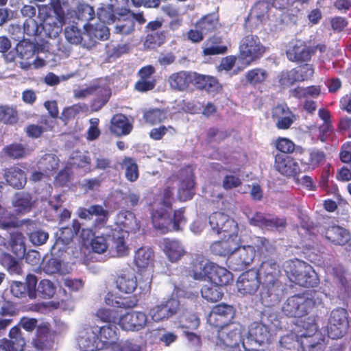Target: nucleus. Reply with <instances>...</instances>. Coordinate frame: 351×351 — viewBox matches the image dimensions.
<instances>
[{
  "label": "nucleus",
  "instance_id": "1",
  "mask_svg": "<svg viewBox=\"0 0 351 351\" xmlns=\"http://www.w3.org/2000/svg\"><path fill=\"white\" fill-rule=\"evenodd\" d=\"M38 17L46 36L56 38L59 36L65 23L64 12L60 0H51L49 5L39 6Z\"/></svg>",
  "mask_w": 351,
  "mask_h": 351
},
{
  "label": "nucleus",
  "instance_id": "2",
  "mask_svg": "<svg viewBox=\"0 0 351 351\" xmlns=\"http://www.w3.org/2000/svg\"><path fill=\"white\" fill-rule=\"evenodd\" d=\"M38 17L46 36L56 38L59 36L65 23L64 12L60 0H51L49 5L39 6Z\"/></svg>",
  "mask_w": 351,
  "mask_h": 351
},
{
  "label": "nucleus",
  "instance_id": "3",
  "mask_svg": "<svg viewBox=\"0 0 351 351\" xmlns=\"http://www.w3.org/2000/svg\"><path fill=\"white\" fill-rule=\"evenodd\" d=\"M265 243L266 240L263 237H252L248 240L240 235L238 248L230 258V263L234 269L241 270L250 265L257 254L261 252Z\"/></svg>",
  "mask_w": 351,
  "mask_h": 351
},
{
  "label": "nucleus",
  "instance_id": "4",
  "mask_svg": "<svg viewBox=\"0 0 351 351\" xmlns=\"http://www.w3.org/2000/svg\"><path fill=\"white\" fill-rule=\"evenodd\" d=\"M193 276L196 280L207 278L213 284L221 287L227 285L233 280L230 271L203 258L197 259L194 263Z\"/></svg>",
  "mask_w": 351,
  "mask_h": 351
},
{
  "label": "nucleus",
  "instance_id": "5",
  "mask_svg": "<svg viewBox=\"0 0 351 351\" xmlns=\"http://www.w3.org/2000/svg\"><path fill=\"white\" fill-rule=\"evenodd\" d=\"M279 273L278 266L274 261L269 260L262 263L258 274L262 280L261 296L263 300L269 298L270 301L278 300L280 291L278 281Z\"/></svg>",
  "mask_w": 351,
  "mask_h": 351
},
{
  "label": "nucleus",
  "instance_id": "6",
  "mask_svg": "<svg viewBox=\"0 0 351 351\" xmlns=\"http://www.w3.org/2000/svg\"><path fill=\"white\" fill-rule=\"evenodd\" d=\"M284 269L289 280L302 287H313L317 283L313 267L298 259L290 260L284 264Z\"/></svg>",
  "mask_w": 351,
  "mask_h": 351
},
{
  "label": "nucleus",
  "instance_id": "7",
  "mask_svg": "<svg viewBox=\"0 0 351 351\" xmlns=\"http://www.w3.org/2000/svg\"><path fill=\"white\" fill-rule=\"evenodd\" d=\"M271 328L262 323H253L248 335L243 339L242 345L246 351H265L271 342Z\"/></svg>",
  "mask_w": 351,
  "mask_h": 351
},
{
  "label": "nucleus",
  "instance_id": "8",
  "mask_svg": "<svg viewBox=\"0 0 351 351\" xmlns=\"http://www.w3.org/2000/svg\"><path fill=\"white\" fill-rule=\"evenodd\" d=\"M98 334L104 351H140L139 346L130 341L116 342L117 333L114 326L98 327Z\"/></svg>",
  "mask_w": 351,
  "mask_h": 351
},
{
  "label": "nucleus",
  "instance_id": "9",
  "mask_svg": "<svg viewBox=\"0 0 351 351\" xmlns=\"http://www.w3.org/2000/svg\"><path fill=\"white\" fill-rule=\"evenodd\" d=\"M243 326L239 323H232L217 330L215 339L217 346L232 351H239L241 342ZM227 351H231L228 350Z\"/></svg>",
  "mask_w": 351,
  "mask_h": 351
},
{
  "label": "nucleus",
  "instance_id": "10",
  "mask_svg": "<svg viewBox=\"0 0 351 351\" xmlns=\"http://www.w3.org/2000/svg\"><path fill=\"white\" fill-rule=\"evenodd\" d=\"M154 254L151 249L141 247L138 249L134 256V263L138 268V272L144 279V285H140L141 289L149 291L153 276Z\"/></svg>",
  "mask_w": 351,
  "mask_h": 351
},
{
  "label": "nucleus",
  "instance_id": "11",
  "mask_svg": "<svg viewBox=\"0 0 351 351\" xmlns=\"http://www.w3.org/2000/svg\"><path fill=\"white\" fill-rule=\"evenodd\" d=\"M302 327L306 330L300 335L303 339L300 345L303 351H323L324 348L323 340L319 341V334H317V325L313 317H308L301 321Z\"/></svg>",
  "mask_w": 351,
  "mask_h": 351
},
{
  "label": "nucleus",
  "instance_id": "12",
  "mask_svg": "<svg viewBox=\"0 0 351 351\" xmlns=\"http://www.w3.org/2000/svg\"><path fill=\"white\" fill-rule=\"evenodd\" d=\"M239 49L240 57L238 61H242L243 68L262 56L265 51V48L261 43L259 38L254 35H248L243 38Z\"/></svg>",
  "mask_w": 351,
  "mask_h": 351
},
{
  "label": "nucleus",
  "instance_id": "13",
  "mask_svg": "<svg viewBox=\"0 0 351 351\" xmlns=\"http://www.w3.org/2000/svg\"><path fill=\"white\" fill-rule=\"evenodd\" d=\"M18 62L23 69H38L45 65V61L36 56L32 43L23 40L16 45Z\"/></svg>",
  "mask_w": 351,
  "mask_h": 351
},
{
  "label": "nucleus",
  "instance_id": "14",
  "mask_svg": "<svg viewBox=\"0 0 351 351\" xmlns=\"http://www.w3.org/2000/svg\"><path fill=\"white\" fill-rule=\"evenodd\" d=\"M315 302L312 298L298 295L289 298L282 306V311L287 316L302 317L315 306Z\"/></svg>",
  "mask_w": 351,
  "mask_h": 351
},
{
  "label": "nucleus",
  "instance_id": "15",
  "mask_svg": "<svg viewBox=\"0 0 351 351\" xmlns=\"http://www.w3.org/2000/svg\"><path fill=\"white\" fill-rule=\"evenodd\" d=\"M348 328V313L343 308L333 310L330 315L327 325L328 337L339 339L343 336Z\"/></svg>",
  "mask_w": 351,
  "mask_h": 351
},
{
  "label": "nucleus",
  "instance_id": "16",
  "mask_svg": "<svg viewBox=\"0 0 351 351\" xmlns=\"http://www.w3.org/2000/svg\"><path fill=\"white\" fill-rule=\"evenodd\" d=\"M128 5L129 0H108V2L101 3L97 8V19L104 24L113 23L118 12Z\"/></svg>",
  "mask_w": 351,
  "mask_h": 351
},
{
  "label": "nucleus",
  "instance_id": "17",
  "mask_svg": "<svg viewBox=\"0 0 351 351\" xmlns=\"http://www.w3.org/2000/svg\"><path fill=\"white\" fill-rule=\"evenodd\" d=\"M211 229L218 234H234L239 232L237 223L228 215L216 212L209 217Z\"/></svg>",
  "mask_w": 351,
  "mask_h": 351
},
{
  "label": "nucleus",
  "instance_id": "18",
  "mask_svg": "<svg viewBox=\"0 0 351 351\" xmlns=\"http://www.w3.org/2000/svg\"><path fill=\"white\" fill-rule=\"evenodd\" d=\"M147 323V315L141 311H132L119 316L117 324L124 330L138 331Z\"/></svg>",
  "mask_w": 351,
  "mask_h": 351
},
{
  "label": "nucleus",
  "instance_id": "19",
  "mask_svg": "<svg viewBox=\"0 0 351 351\" xmlns=\"http://www.w3.org/2000/svg\"><path fill=\"white\" fill-rule=\"evenodd\" d=\"M179 306V302L176 299L162 301L149 309V316L155 322L167 320L177 313Z\"/></svg>",
  "mask_w": 351,
  "mask_h": 351
},
{
  "label": "nucleus",
  "instance_id": "20",
  "mask_svg": "<svg viewBox=\"0 0 351 351\" xmlns=\"http://www.w3.org/2000/svg\"><path fill=\"white\" fill-rule=\"evenodd\" d=\"M77 342L82 351H104V347L98 339V327H88L82 330L79 332Z\"/></svg>",
  "mask_w": 351,
  "mask_h": 351
},
{
  "label": "nucleus",
  "instance_id": "21",
  "mask_svg": "<svg viewBox=\"0 0 351 351\" xmlns=\"http://www.w3.org/2000/svg\"><path fill=\"white\" fill-rule=\"evenodd\" d=\"M221 240L213 243L210 247L211 251L216 255L222 256H232L238 248L240 236L238 233L225 234L221 235Z\"/></svg>",
  "mask_w": 351,
  "mask_h": 351
},
{
  "label": "nucleus",
  "instance_id": "22",
  "mask_svg": "<svg viewBox=\"0 0 351 351\" xmlns=\"http://www.w3.org/2000/svg\"><path fill=\"white\" fill-rule=\"evenodd\" d=\"M73 230L68 227L62 228L57 232V239L51 247L52 255L61 256L63 252H66L67 245L72 241L74 235L80 231V223L76 221H73Z\"/></svg>",
  "mask_w": 351,
  "mask_h": 351
},
{
  "label": "nucleus",
  "instance_id": "23",
  "mask_svg": "<svg viewBox=\"0 0 351 351\" xmlns=\"http://www.w3.org/2000/svg\"><path fill=\"white\" fill-rule=\"evenodd\" d=\"M274 167L280 174L287 177H295L301 171L299 162L284 154L276 156Z\"/></svg>",
  "mask_w": 351,
  "mask_h": 351
},
{
  "label": "nucleus",
  "instance_id": "24",
  "mask_svg": "<svg viewBox=\"0 0 351 351\" xmlns=\"http://www.w3.org/2000/svg\"><path fill=\"white\" fill-rule=\"evenodd\" d=\"M112 24L114 25V32L117 34L128 35L132 33L134 30V13L128 7L123 8Z\"/></svg>",
  "mask_w": 351,
  "mask_h": 351
},
{
  "label": "nucleus",
  "instance_id": "25",
  "mask_svg": "<svg viewBox=\"0 0 351 351\" xmlns=\"http://www.w3.org/2000/svg\"><path fill=\"white\" fill-rule=\"evenodd\" d=\"M259 284L258 272L255 270H250L239 277L237 288L242 295L252 294L256 291Z\"/></svg>",
  "mask_w": 351,
  "mask_h": 351
},
{
  "label": "nucleus",
  "instance_id": "26",
  "mask_svg": "<svg viewBox=\"0 0 351 351\" xmlns=\"http://www.w3.org/2000/svg\"><path fill=\"white\" fill-rule=\"evenodd\" d=\"M312 50L308 47L304 42L296 40L289 43L287 51V56L289 60L293 62H305L311 59Z\"/></svg>",
  "mask_w": 351,
  "mask_h": 351
},
{
  "label": "nucleus",
  "instance_id": "27",
  "mask_svg": "<svg viewBox=\"0 0 351 351\" xmlns=\"http://www.w3.org/2000/svg\"><path fill=\"white\" fill-rule=\"evenodd\" d=\"M116 225L120 232H136L140 228V224L137 221L135 215L127 210L120 211L116 219Z\"/></svg>",
  "mask_w": 351,
  "mask_h": 351
},
{
  "label": "nucleus",
  "instance_id": "28",
  "mask_svg": "<svg viewBox=\"0 0 351 351\" xmlns=\"http://www.w3.org/2000/svg\"><path fill=\"white\" fill-rule=\"evenodd\" d=\"M250 223L267 230L278 229L284 228L286 221L284 219L272 217L270 215H265L262 213H256L251 219Z\"/></svg>",
  "mask_w": 351,
  "mask_h": 351
},
{
  "label": "nucleus",
  "instance_id": "29",
  "mask_svg": "<svg viewBox=\"0 0 351 351\" xmlns=\"http://www.w3.org/2000/svg\"><path fill=\"white\" fill-rule=\"evenodd\" d=\"M273 118L276 121L278 129H288L293 123L295 117L287 106L280 105L274 108Z\"/></svg>",
  "mask_w": 351,
  "mask_h": 351
},
{
  "label": "nucleus",
  "instance_id": "30",
  "mask_svg": "<svg viewBox=\"0 0 351 351\" xmlns=\"http://www.w3.org/2000/svg\"><path fill=\"white\" fill-rule=\"evenodd\" d=\"M85 36H88L89 40L93 43L97 40H104L108 38L110 33L108 28L101 22L87 23L84 25Z\"/></svg>",
  "mask_w": 351,
  "mask_h": 351
},
{
  "label": "nucleus",
  "instance_id": "31",
  "mask_svg": "<svg viewBox=\"0 0 351 351\" xmlns=\"http://www.w3.org/2000/svg\"><path fill=\"white\" fill-rule=\"evenodd\" d=\"M194 73L186 71H180L171 74L168 79L170 87L178 91L185 90L193 82Z\"/></svg>",
  "mask_w": 351,
  "mask_h": 351
},
{
  "label": "nucleus",
  "instance_id": "32",
  "mask_svg": "<svg viewBox=\"0 0 351 351\" xmlns=\"http://www.w3.org/2000/svg\"><path fill=\"white\" fill-rule=\"evenodd\" d=\"M169 208L155 210L152 213V221L154 227L165 233L173 230L172 219L169 213Z\"/></svg>",
  "mask_w": 351,
  "mask_h": 351
},
{
  "label": "nucleus",
  "instance_id": "33",
  "mask_svg": "<svg viewBox=\"0 0 351 351\" xmlns=\"http://www.w3.org/2000/svg\"><path fill=\"white\" fill-rule=\"evenodd\" d=\"M117 289L122 293H132L137 287V280L133 271L121 273L116 280Z\"/></svg>",
  "mask_w": 351,
  "mask_h": 351
},
{
  "label": "nucleus",
  "instance_id": "34",
  "mask_svg": "<svg viewBox=\"0 0 351 351\" xmlns=\"http://www.w3.org/2000/svg\"><path fill=\"white\" fill-rule=\"evenodd\" d=\"M163 250L169 261L172 263L178 262L186 253L179 241L169 239L164 240Z\"/></svg>",
  "mask_w": 351,
  "mask_h": 351
},
{
  "label": "nucleus",
  "instance_id": "35",
  "mask_svg": "<svg viewBox=\"0 0 351 351\" xmlns=\"http://www.w3.org/2000/svg\"><path fill=\"white\" fill-rule=\"evenodd\" d=\"M326 237L335 245H344L350 239L349 232L339 226H329L326 230Z\"/></svg>",
  "mask_w": 351,
  "mask_h": 351
},
{
  "label": "nucleus",
  "instance_id": "36",
  "mask_svg": "<svg viewBox=\"0 0 351 351\" xmlns=\"http://www.w3.org/2000/svg\"><path fill=\"white\" fill-rule=\"evenodd\" d=\"M43 271L47 274H69L72 268L64 261L57 258H51L45 261L43 265Z\"/></svg>",
  "mask_w": 351,
  "mask_h": 351
},
{
  "label": "nucleus",
  "instance_id": "37",
  "mask_svg": "<svg viewBox=\"0 0 351 351\" xmlns=\"http://www.w3.org/2000/svg\"><path fill=\"white\" fill-rule=\"evenodd\" d=\"M132 124L123 114H116L112 117L110 130L117 136L127 135L132 131Z\"/></svg>",
  "mask_w": 351,
  "mask_h": 351
},
{
  "label": "nucleus",
  "instance_id": "38",
  "mask_svg": "<svg viewBox=\"0 0 351 351\" xmlns=\"http://www.w3.org/2000/svg\"><path fill=\"white\" fill-rule=\"evenodd\" d=\"M193 82L199 88L204 89L208 92H217L221 88L218 81L212 76L194 73Z\"/></svg>",
  "mask_w": 351,
  "mask_h": 351
},
{
  "label": "nucleus",
  "instance_id": "39",
  "mask_svg": "<svg viewBox=\"0 0 351 351\" xmlns=\"http://www.w3.org/2000/svg\"><path fill=\"white\" fill-rule=\"evenodd\" d=\"M5 178L7 182L15 188H22L26 182L24 172L17 167H11L6 170Z\"/></svg>",
  "mask_w": 351,
  "mask_h": 351
},
{
  "label": "nucleus",
  "instance_id": "40",
  "mask_svg": "<svg viewBox=\"0 0 351 351\" xmlns=\"http://www.w3.org/2000/svg\"><path fill=\"white\" fill-rule=\"evenodd\" d=\"M128 237V234L125 232H120L117 229L112 230L111 238L114 241L113 247H114L117 256H123L128 254V247L125 241Z\"/></svg>",
  "mask_w": 351,
  "mask_h": 351
},
{
  "label": "nucleus",
  "instance_id": "41",
  "mask_svg": "<svg viewBox=\"0 0 351 351\" xmlns=\"http://www.w3.org/2000/svg\"><path fill=\"white\" fill-rule=\"evenodd\" d=\"M202 298L208 302H216L221 299L223 291L221 286L213 284L208 280L207 284L204 285L201 289Z\"/></svg>",
  "mask_w": 351,
  "mask_h": 351
},
{
  "label": "nucleus",
  "instance_id": "42",
  "mask_svg": "<svg viewBox=\"0 0 351 351\" xmlns=\"http://www.w3.org/2000/svg\"><path fill=\"white\" fill-rule=\"evenodd\" d=\"M221 43V38L219 37L214 36L209 38L204 45V54L213 56L226 53L227 47Z\"/></svg>",
  "mask_w": 351,
  "mask_h": 351
},
{
  "label": "nucleus",
  "instance_id": "43",
  "mask_svg": "<svg viewBox=\"0 0 351 351\" xmlns=\"http://www.w3.org/2000/svg\"><path fill=\"white\" fill-rule=\"evenodd\" d=\"M219 25L218 16L215 14H210L201 18L196 23V28L207 34L215 30Z\"/></svg>",
  "mask_w": 351,
  "mask_h": 351
},
{
  "label": "nucleus",
  "instance_id": "44",
  "mask_svg": "<svg viewBox=\"0 0 351 351\" xmlns=\"http://www.w3.org/2000/svg\"><path fill=\"white\" fill-rule=\"evenodd\" d=\"M93 92L102 94L104 97L102 98V105L107 102L110 95V90L108 87L96 86L94 84L89 87L75 90V96L78 98H83L88 96V95L92 94Z\"/></svg>",
  "mask_w": 351,
  "mask_h": 351
},
{
  "label": "nucleus",
  "instance_id": "45",
  "mask_svg": "<svg viewBox=\"0 0 351 351\" xmlns=\"http://www.w3.org/2000/svg\"><path fill=\"white\" fill-rule=\"evenodd\" d=\"M56 292V286L51 280L43 279L40 281L37 287V295L44 299H50Z\"/></svg>",
  "mask_w": 351,
  "mask_h": 351
},
{
  "label": "nucleus",
  "instance_id": "46",
  "mask_svg": "<svg viewBox=\"0 0 351 351\" xmlns=\"http://www.w3.org/2000/svg\"><path fill=\"white\" fill-rule=\"evenodd\" d=\"M13 205L17 213H23L29 211L32 206L31 197L27 193H18L16 195Z\"/></svg>",
  "mask_w": 351,
  "mask_h": 351
},
{
  "label": "nucleus",
  "instance_id": "47",
  "mask_svg": "<svg viewBox=\"0 0 351 351\" xmlns=\"http://www.w3.org/2000/svg\"><path fill=\"white\" fill-rule=\"evenodd\" d=\"M25 238L23 234L16 232L12 235L11 248L13 253L19 258L23 257L25 253Z\"/></svg>",
  "mask_w": 351,
  "mask_h": 351
},
{
  "label": "nucleus",
  "instance_id": "48",
  "mask_svg": "<svg viewBox=\"0 0 351 351\" xmlns=\"http://www.w3.org/2000/svg\"><path fill=\"white\" fill-rule=\"evenodd\" d=\"M75 13L76 18L80 21L90 23L95 19L94 8L88 4L80 3L76 7Z\"/></svg>",
  "mask_w": 351,
  "mask_h": 351
},
{
  "label": "nucleus",
  "instance_id": "49",
  "mask_svg": "<svg viewBox=\"0 0 351 351\" xmlns=\"http://www.w3.org/2000/svg\"><path fill=\"white\" fill-rule=\"evenodd\" d=\"M110 241H112L111 235L106 234L104 236L102 234L101 236L94 237L90 244L93 252L102 254L108 250Z\"/></svg>",
  "mask_w": 351,
  "mask_h": 351
},
{
  "label": "nucleus",
  "instance_id": "50",
  "mask_svg": "<svg viewBox=\"0 0 351 351\" xmlns=\"http://www.w3.org/2000/svg\"><path fill=\"white\" fill-rule=\"evenodd\" d=\"M199 325V319L196 315L186 312L179 317V326L184 329L195 330Z\"/></svg>",
  "mask_w": 351,
  "mask_h": 351
},
{
  "label": "nucleus",
  "instance_id": "51",
  "mask_svg": "<svg viewBox=\"0 0 351 351\" xmlns=\"http://www.w3.org/2000/svg\"><path fill=\"white\" fill-rule=\"evenodd\" d=\"M64 35L66 40L73 45L80 44L84 40V34L77 26L71 25L64 29Z\"/></svg>",
  "mask_w": 351,
  "mask_h": 351
},
{
  "label": "nucleus",
  "instance_id": "52",
  "mask_svg": "<svg viewBox=\"0 0 351 351\" xmlns=\"http://www.w3.org/2000/svg\"><path fill=\"white\" fill-rule=\"evenodd\" d=\"M10 346L12 349L15 351H23L25 345V341L23 338L21 337V332L19 328L15 326L10 330Z\"/></svg>",
  "mask_w": 351,
  "mask_h": 351
},
{
  "label": "nucleus",
  "instance_id": "53",
  "mask_svg": "<svg viewBox=\"0 0 351 351\" xmlns=\"http://www.w3.org/2000/svg\"><path fill=\"white\" fill-rule=\"evenodd\" d=\"M145 121L151 125L159 123L167 119L165 110L155 108L146 111L143 116Z\"/></svg>",
  "mask_w": 351,
  "mask_h": 351
},
{
  "label": "nucleus",
  "instance_id": "54",
  "mask_svg": "<svg viewBox=\"0 0 351 351\" xmlns=\"http://www.w3.org/2000/svg\"><path fill=\"white\" fill-rule=\"evenodd\" d=\"M194 182L191 178L183 181L178 189V197L182 201L191 199L193 193Z\"/></svg>",
  "mask_w": 351,
  "mask_h": 351
},
{
  "label": "nucleus",
  "instance_id": "55",
  "mask_svg": "<svg viewBox=\"0 0 351 351\" xmlns=\"http://www.w3.org/2000/svg\"><path fill=\"white\" fill-rule=\"evenodd\" d=\"M215 315H218L223 317L226 322L232 319L234 316V310L231 306L226 304H219L211 311V320L215 319Z\"/></svg>",
  "mask_w": 351,
  "mask_h": 351
},
{
  "label": "nucleus",
  "instance_id": "56",
  "mask_svg": "<svg viewBox=\"0 0 351 351\" xmlns=\"http://www.w3.org/2000/svg\"><path fill=\"white\" fill-rule=\"evenodd\" d=\"M95 315L101 321L110 324H117L119 316L117 311L104 308L98 309Z\"/></svg>",
  "mask_w": 351,
  "mask_h": 351
},
{
  "label": "nucleus",
  "instance_id": "57",
  "mask_svg": "<svg viewBox=\"0 0 351 351\" xmlns=\"http://www.w3.org/2000/svg\"><path fill=\"white\" fill-rule=\"evenodd\" d=\"M279 83L284 87L292 86L295 82H299L298 71L296 69L282 71L278 75Z\"/></svg>",
  "mask_w": 351,
  "mask_h": 351
},
{
  "label": "nucleus",
  "instance_id": "58",
  "mask_svg": "<svg viewBox=\"0 0 351 351\" xmlns=\"http://www.w3.org/2000/svg\"><path fill=\"white\" fill-rule=\"evenodd\" d=\"M1 265L13 274H20L21 268L18 261L8 254L3 253L1 257Z\"/></svg>",
  "mask_w": 351,
  "mask_h": 351
},
{
  "label": "nucleus",
  "instance_id": "59",
  "mask_svg": "<svg viewBox=\"0 0 351 351\" xmlns=\"http://www.w3.org/2000/svg\"><path fill=\"white\" fill-rule=\"evenodd\" d=\"M267 73L261 69H255L249 71L246 74L247 81L252 84L263 82L267 77Z\"/></svg>",
  "mask_w": 351,
  "mask_h": 351
},
{
  "label": "nucleus",
  "instance_id": "60",
  "mask_svg": "<svg viewBox=\"0 0 351 351\" xmlns=\"http://www.w3.org/2000/svg\"><path fill=\"white\" fill-rule=\"evenodd\" d=\"M125 167V176L130 182L136 180L138 177V167L134 161L131 158H127L124 160Z\"/></svg>",
  "mask_w": 351,
  "mask_h": 351
},
{
  "label": "nucleus",
  "instance_id": "61",
  "mask_svg": "<svg viewBox=\"0 0 351 351\" xmlns=\"http://www.w3.org/2000/svg\"><path fill=\"white\" fill-rule=\"evenodd\" d=\"M0 121L13 123L16 121V112L13 108L0 106Z\"/></svg>",
  "mask_w": 351,
  "mask_h": 351
},
{
  "label": "nucleus",
  "instance_id": "62",
  "mask_svg": "<svg viewBox=\"0 0 351 351\" xmlns=\"http://www.w3.org/2000/svg\"><path fill=\"white\" fill-rule=\"evenodd\" d=\"M176 133V130L171 126H160L150 131L149 136L154 140L161 139L165 134L174 135Z\"/></svg>",
  "mask_w": 351,
  "mask_h": 351
},
{
  "label": "nucleus",
  "instance_id": "63",
  "mask_svg": "<svg viewBox=\"0 0 351 351\" xmlns=\"http://www.w3.org/2000/svg\"><path fill=\"white\" fill-rule=\"evenodd\" d=\"M24 32L29 36L41 35L44 32L42 23L39 26L34 19H28L24 23Z\"/></svg>",
  "mask_w": 351,
  "mask_h": 351
},
{
  "label": "nucleus",
  "instance_id": "64",
  "mask_svg": "<svg viewBox=\"0 0 351 351\" xmlns=\"http://www.w3.org/2000/svg\"><path fill=\"white\" fill-rule=\"evenodd\" d=\"M5 152L12 158H18L21 157H23L28 154V150H26L20 144H14L7 147L5 149Z\"/></svg>",
  "mask_w": 351,
  "mask_h": 351
}]
</instances>
